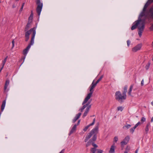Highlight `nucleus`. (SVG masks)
Segmentation results:
<instances>
[{"instance_id": "423d86ee", "label": "nucleus", "mask_w": 153, "mask_h": 153, "mask_svg": "<svg viewBox=\"0 0 153 153\" xmlns=\"http://www.w3.org/2000/svg\"><path fill=\"white\" fill-rule=\"evenodd\" d=\"M32 32H33V34L31 39L32 38L33 36L34 35V36L33 40V42H34V39L36 34V31L35 27L32 28L30 29L29 30L27 31V30L26 31V32L25 33V36L29 37V35Z\"/></svg>"}, {"instance_id": "6e6552de", "label": "nucleus", "mask_w": 153, "mask_h": 153, "mask_svg": "<svg viewBox=\"0 0 153 153\" xmlns=\"http://www.w3.org/2000/svg\"><path fill=\"white\" fill-rule=\"evenodd\" d=\"M144 28V23H142L141 24V26L139 25L138 27L139 29L138 35L140 37L142 36V33Z\"/></svg>"}, {"instance_id": "412c9836", "label": "nucleus", "mask_w": 153, "mask_h": 153, "mask_svg": "<svg viewBox=\"0 0 153 153\" xmlns=\"http://www.w3.org/2000/svg\"><path fill=\"white\" fill-rule=\"evenodd\" d=\"M9 82H10V81L8 79H6V82H5V85L4 86V90H6L7 89L8 86L9 85Z\"/></svg>"}, {"instance_id": "4c0bfd02", "label": "nucleus", "mask_w": 153, "mask_h": 153, "mask_svg": "<svg viewBox=\"0 0 153 153\" xmlns=\"http://www.w3.org/2000/svg\"><path fill=\"white\" fill-rule=\"evenodd\" d=\"M140 122H138L134 126L136 128L140 124Z\"/></svg>"}, {"instance_id": "6ab92c4d", "label": "nucleus", "mask_w": 153, "mask_h": 153, "mask_svg": "<svg viewBox=\"0 0 153 153\" xmlns=\"http://www.w3.org/2000/svg\"><path fill=\"white\" fill-rule=\"evenodd\" d=\"M151 14H153V4L152 6L149 9V12L147 14L149 16Z\"/></svg>"}, {"instance_id": "bf43d9fd", "label": "nucleus", "mask_w": 153, "mask_h": 153, "mask_svg": "<svg viewBox=\"0 0 153 153\" xmlns=\"http://www.w3.org/2000/svg\"><path fill=\"white\" fill-rule=\"evenodd\" d=\"M151 122H153V117H152V118L151 120Z\"/></svg>"}, {"instance_id": "e2e57ef3", "label": "nucleus", "mask_w": 153, "mask_h": 153, "mask_svg": "<svg viewBox=\"0 0 153 153\" xmlns=\"http://www.w3.org/2000/svg\"><path fill=\"white\" fill-rule=\"evenodd\" d=\"M124 153H128V152L127 151H125L124 152Z\"/></svg>"}, {"instance_id": "58836bf2", "label": "nucleus", "mask_w": 153, "mask_h": 153, "mask_svg": "<svg viewBox=\"0 0 153 153\" xmlns=\"http://www.w3.org/2000/svg\"><path fill=\"white\" fill-rule=\"evenodd\" d=\"M140 122H138L134 126L136 128L140 124Z\"/></svg>"}, {"instance_id": "ddd939ff", "label": "nucleus", "mask_w": 153, "mask_h": 153, "mask_svg": "<svg viewBox=\"0 0 153 153\" xmlns=\"http://www.w3.org/2000/svg\"><path fill=\"white\" fill-rule=\"evenodd\" d=\"M91 105H90L86 108L85 109V111L83 114L82 116V117L84 118L87 115L88 113V112L89 110V109L91 108Z\"/></svg>"}, {"instance_id": "3c124183", "label": "nucleus", "mask_w": 153, "mask_h": 153, "mask_svg": "<svg viewBox=\"0 0 153 153\" xmlns=\"http://www.w3.org/2000/svg\"><path fill=\"white\" fill-rule=\"evenodd\" d=\"M33 14L32 13V11H31V14H30V15L29 17H31V18H33Z\"/></svg>"}, {"instance_id": "a18cd8bd", "label": "nucleus", "mask_w": 153, "mask_h": 153, "mask_svg": "<svg viewBox=\"0 0 153 153\" xmlns=\"http://www.w3.org/2000/svg\"><path fill=\"white\" fill-rule=\"evenodd\" d=\"M153 20V18H152ZM149 29L150 30H153V24L152 25H151V26L149 28Z\"/></svg>"}, {"instance_id": "4be33fe9", "label": "nucleus", "mask_w": 153, "mask_h": 153, "mask_svg": "<svg viewBox=\"0 0 153 153\" xmlns=\"http://www.w3.org/2000/svg\"><path fill=\"white\" fill-rule=\"evenodd\" d=\"M6 103V100H4L2 102V105H1V111H2L4 110L5 105Z\"/></svg>"}, {"instance_id": "0e129e2a", "label": "nucleus", "mask_w": 153, "mask_h": 153, "mask_svg": "<svg viewBox=\"0 0 153 153\" xmlns=\"http://www.w3.org/2000/svg\"><path fill=\"white\" fill-rule=\"evenodd\" d=\"M152 45L153 46V41L152 42Z\"/></svg>"}, {"instance_id": "f8f14e48", "label": "nucleus", "mask_w": 153, "mask_h": 153, "mask_svg": "<svg viewBox=\"0 0 153 153\" xmlns=\"http://www.w3.org/2000/svg\"><path fill=\"white\" fill-rule=\"evenodd\" d=\"M95 118H94L93 120V121L92 123L90 124L89 125H88L87 126H86L83 129V130L84 131H86L90 126H92L94 124V123L95 122Z\"/></svg>"}, {"instance_id": "c03bdc74", "label": "nucleus", "mask_w": 153, "mask_h": 153, "mask_svg": "<svg viewBox=\"0 0 153 153\" xmlns=\"http://www.w3.org/2000/svg\"><path fill=\"white\" fill-rule=\"evenodd\" d=\"M14 42H14V40H13L12 41V48H13L14 47Z\"/></svg>"}, {"instance_id": "20e7f679", "label": "nucleus", "mask_w": 153, "mask_h": 153, "mask_svg": "<svg viewBox=\"0 0 153 153\" xmlns=\"http://www.w3.org/2000/svg\"><path fill=\"white\" fill-rule=\"evenodd\" d=\"M142 17H140V16H139L138 19L137 21L135 22L134 24H135L133 25L131 27V29L132 30H133L134 29L137 28V27L139 25L141 26V24L142 23H144V21H143L141 19Z\"/></svg>"}, {"instance_id": "9d476101", "label": "nucleus", "mask_w": 153, "mask_h": 153, "mask_svg": "<svg viewBox=\"0 0 153 153\" xmlns=\"http://www.w3.org/2000/svg\"><path fill=\"white\" fill-rule=\"evenodd\" d=\"M142 47V45L141 44H139L136 45L135 47L132 49V51L134 52H136L140 50Z\"/></svg>"}, {"instance_id": "a211bd4d", "label": "nucleus", "mask_w": 153, "mask_h": 153, "mask_svg": "<svg viewBox=\"0 0 153 153\" xmlns=\"http://www.w3.org/2000/svg\"><path fill=\"white\" fill-rule=\"evenodd\" d=\"M150 126V124L149 123H148L146 127L145 128V131L146 132V134H147L149 130V128Z\"/></svg>"}, {"instance_id": "c9c22d12", "label": "nucleus", "mask_w": 153, "mask_h": 153, "mask_svg": "<svg viewBox=\"0 0 153 153\" xmlns=\"http://www.w3.org/2000/svg\"><path fill=\"white\" fill-rule=\"evenodd\" d=\"M140 122H138L134 126L136 128L140 124Z\"/></svg>"}, {"instance_id": "9b49d317", "label": "nucleus", "mask_w": 153, "mask_h": 153, "mask_svg": "<svg viewBox=\"0 0 153 153\" xmlns=\"http://www.w3.org/2000/svg\"><path fill=\"white\" fill-rule=\"evenodd\" d=\"M129 136L126 137L121 142V144L122 145H126L129 140Z\"/></svg>"}, {"instance_id": "79ce46f5", "label": "nucleus", "mask_w": 153, "mask_h": 153, "mask_svg": "<svg viewBox=\"0 0 153 153\" xmlns=\"http://www.w3.org/2000/svg\"><path fill=\"white\" fill-rule=\"evenodd\" d=\"M92 146L95 147V148H97L98 147L97 146L96 144L94 143L93 142H92Z\"/></svg>"}, {"instance_id": "603ef678", "label": "nucleus", "mask_w": 153, "mask_h": 153, "mask_svg": "<svg viewBox=\"0 0 153 153\" xmlns=\"http://www.w3.org/2000/svg\"><path fill=\"white\" fill-rule=\"evenodd\" d=\"M85 109L83 107L80 109L79 110L81 111V112H82L83 110Z\"/></svg>"}, {"instance_id": "cd10ccee", "label": "nucleus", "mask_w": 153, "mask_h": 153, "mask_svg": "<svg viewBox=\"0 0 153 153\" xmlns=\"http://www.w3.org/2000/svg\"><path fill=\"white\" fill-rule=\"evenodd\" d=\"M103 75H102L100 77L99 79L95 83V84H97L103 78Z\"/></svg>"}, {"instance_id": "f704fd0d", "label": "nucleus", "mask_w": 153, "mask_h": 153, "mask_svg": "<svg viewBox=\"0 0 153 153\" xmlns=\"http://www.w3.org/2000/svg\"><path fill=\"white\" fill-rule=\"evenodd\" d=\"M117 108L118 111H122L123 110V108L121 106L118 107Z\"/></svg>"}, {"instance_id": "13d9d810", "label": "nucleus", "mask_w": 153, "mask_h": 153, "mask_svg": "<svg viewBox=\"0 0 153 153\" xmlns=\"http://www.w3.org/2000/svg\"><path fill=\"white\" fill-rule=\"evenodd\" d=\"M138 151V149H137L135 151V153H137Z\"/></svg>"}, {"instance_id": "49530a36", "label": "nucleus", "mask_w": 153, "mask_h": 153, "mask_svg": "<svg viewBox=\"0 0 153 153\" xmlns=\"http://www.w3.org/2000/svg\"><path fill=\"white\" fill-rule=\"evenodd\" d=\"M7 58V56H6V58H5V59H4L3 62L4 63L3 65H4L5 63L6 62Z\"/></svg>"}, {"instance_id": "f257e3e1", "label": "nucleus", "mask_w": 153, "mask_h": 153, "mask_svg": "<svg viewBox=\"0 0 153 153\" xmlns=\"http://www.w3.org/2000/svg\"><path fill=\"white\" fill-rule=\"evenodd\" d=\"M152 0H148L145 4L142 11L141 13L139 15L140 17L145 16V17L149 18V15L147 14L149 12V9L146 10V9L148 6L152 2H151Z\"/></svg>"}, {"instance_id": "b1692460", "label": "nucleus", "mask_w": 153, "mask_h": 153, "mask_svg": "<svg viewBox=\"0 0 153 153\" xmlns=\"http://www.w3.org/2000/svg\"><path fill=\"white\" fill-rule=\"evenodd\" d=\"M30 23L29 22H28L24 29L25 31V32L27 30V31L30 28Z\"/></svg>"}, {"instance_id": "f3484780", "label": "nucleus", "mask_w": 153, "mask_h": 153, "mask_svg": "<svg viewBox=\"0 0 153 153\" xmlns=\"http://www.w3.org/2000/svg\"><path fill=\"white\" fill-rule=\"evenodd\" d=\"M92 135V134L90 132L88 135L86 136L85 138V142H87L88 140L90 139Z\"/></svg>"}, {"instance_id": "c85d7f7f", "label": "nucleus", "mask_w": 153, "mask_h": 153, "mask_svg": "<svg viewBox=\"0 0 153 153\" xmlns=\"http://www.w3.org/2000/svg\"><path fill=\"white\" fill-rule=\"evenodd\" d=\"M150 65V62H149L147 63V64L146 65V66L145 67V68L146 69V70H147L149 69V67Z\"/></svg>"}, {"instance_id": "c756f323", "label": "nucleus", "mask_w": 153, "mask_h": 153, "mask_svg": "<svg viewBox=\"0 0 153 153\" xmlns=\"http://www.w3.org/2000/svg\"><path fill=\"white\" fill-rule=\"evenodd\" d=\"M97 149L95 148H91V152H92V153H95V152Z\"/></svg>"}, {"instance_id": "680f3d73", "label": "nucleus", "mask_w": 153, "mask_h": 153, "mask_svg": "<svg viewBox=\"0 0 153 153\" xmlns=\"http://www.w3.org/2000/svg\"><path fill=\"white\" fill-rule=\"evenodd\" d=\"M151 104L153 106V101H152V102H151Z\"/></svg>"}, {"instance_id": "7c9ffc66", "label": "nucleus", "mask_w": 153, "mask_h": 153, "mask_svg": "<svg viewBox=\"0 0 153 153\" xmlns=\"http://www.w3.org/2000/svg\"><path fill=\"white\" fill-rule=\"evenodd\" d=\"M135 128L134 127L130 129V131L132 134L134 132Z\"/></svg>"}, {"instance_id": "393cba45", "label": "nucleus", "mask_w": 153, "mask_h": 153, "mask_svg": "<svg viewBox=\"0 0 153 153\" xmlns=\"http://www.w3.org/2000/svg\"><path fill=\"white\" fill-rule=\"evenodd\" d=\"M134 85L132 84L130 86L129 89L128 90V94L129 95H131V92L132 91V88L133 87Z\"/></svg>"}, {"instance_id": "39448f33", "label": "nucleus", "mask_w": 153, "mask_h": 153, "mask_svg": "<svg viewBox=\"0 0 153 153\" xmlns=\"http://www.w3.org/2000/svg\"><path fill=\"white\" fill-rule=\"evenodd\" d=\"M36 4L37 5L36 11L38 16H39L42 9L43 4L41 2L40 0H36Z\"/></svg>"}, {"instance_id": "f03ea898", "label": "nucleus", "mask_w": 153, "mask_h": 153, "mask_svg": "<svg viewBox=\"0 0 153 153\" xmlns=\"http://www.w3.org/2000/svg\"><path fill=\"white\" fill-rule=\"evenodd\" d=\"M94 80L93 81L90 87V93L88 94L87 97L85 98L84 101L82 102L83 105L86 103L92 96V94L94 92L93 89L97 85L96 84L94 83Z\"/></svg>"}, {"instance_id": "2f4dec72", "label": "nucleus", "mask_w": 153, "mask_h": 153, "mask_svg": "<svg viewBox=\"0 0 153 153\" xmlns=\"http://www.w3.org/2000/svg\"><path fill=\"white\" fill-rule=\"evenodd\" d=\"M146 118L144 117H142L140 121L142 123H143L146 121Z\"/></svg>"}, {"instance_id": "4468645a", "label": "nucleus", "mask_w": 153, "mask_h": 153, "mask_svg": "<svg viewBox=\"0 0 153 153\" xmlns=\"http://www.w3.org/2000/svg\"><path fill=\"white\" fill-rule=\"evenodd\" d=\"M115 143H114L111 146L110 149L109 151V153H114L115 152Z\"/></svg>"}, {"instance_id": "aec40b11", "label": "nucleus", "mask_w": 153, "mask_h": 153, "mask_svg": "<svg viewBox=\"0 0 153 153\" xmlns=\"http://www.w3.org/2000/svg\"><path fill=\"white\" fill-rule=\"evenodd\" d=\"M127 88L128 86L127 85H126L124 88V90L123 91L122 94L124 95L125 96H126V93L127 91Z\"/></svg>"}, {"instance_id": "473e14b6", "label": "nucleus", "mask_w": 153, "mask_h": 153, "mask_svg": "<svg viewBox=\"0 0 153 153\" xmlns=\"http://www.w3.org/2000/svg\"><path fill=\"white\" fill-rule=\"evenodd\" d=\"M32 18H31V17H29L28 18V22H29L30 23L32 21Z\"/></svg>"}, {"instance_id": "5701e85b", "label": "nucleus", "mask_w": 153, "mask_h": 153, "mask_svg": "<svg viewBox=\"0 0 153 153\" xmlns=\"http://www.w3.org/2000/svg\"><path fill=\"white\" fill-rule=\"evenodd\" d=\"M131 126V125L130 124H126V125L123 126V128L124 130H127L130 128Z\"/></svg>"}, {"instance_id": "0eeeda50", "label": "nucleus", "mask_w": 153, "mask_h": 153, "mask_svg": "<svg viewBox=\"0 0 153 153\" xmlns=\"http://www.w3.org/2000/svg\"><path fill=\"white\" fill-rule=\"evenodd\" d=\"M34 35L33 36L32 38L31 39V40L30 41V43L29 44L28 46L23 51V54L24 55H26L28 51L30 48L31 46L34 43L33 42V37Z\"/></svg>"}, {"instance_id": "e433bc0d", "label": "nucleus", "mask_w": 153, "mask_h": 153, "mask_svg": "<svg viewBox=\"0 0 153 153\" xmlns=\"http://www.w3.org/2000/svg\"><path fill=\"white\" fill-rule=\"evenodd\" d=\"M140 122H138L134 126L136 128L140 124Z\"/></svg>"}, {"instance_id": "a19ab883", "label": "nucleus", "mask_w": 153, "mask_h": 153, "mask_svg": "<svg viewBox=\"0 0 153 153\" xmlns=\"http://www.w3.org/2000/svg\"><path fill=\"white\" fill-rule=\"evenodd\" d=\"M25 3H22V7L19 10V11L21 12L22 11V10L23 9V7L25 5Z\"/></svg>"}, {"instance_id": "8fccbe9b", "label": "nucleus", "mask_w": 153, "mask_h": 153, "mask_svg": "<svg viewBox=\"0 0 153 153\" xmlns=\"http://www.w3.org/2000/svg\"><path fill=\"white\" fill-rule=\"evenodd\" d=\"M143 79L141 81V86H143Z\"/></svg>"}, {"instance_id": "1a4fd4ad", "label": "nucleus", "mask_w": 153, "mask_h": 153, "mask_svg": "<svg viewBox=\"0 0 153 153\" xmlns=\"http://www.w3.org/2000/svg\"><path fill=\"white\" fill-rule=\"evenodd\" d=\"M99 125V123H98L97 125L90 132L92 135L96 134L97 135V134L98 133Z\"/></svg>"}, {"instance_id": "37998d69", "label": "nucleus", "mask_w": 153, "mask_h": 153, "mask_svg": "<svg viewBox=\"0 0 153 153\" xmlns=\"http://www.w3.org/2000/svg\"><path fill=\"white\" fill-rule=\"evenodd\" d=\"M127 45H128V47L130 44L131 42H130V41L129 40H128L127 41Z\"/></svg>"}, {"instance_id": "4d7b16f0", "label": "nucleus", "mask_w": 153, "mask_h": 153, "mask_svg": "<svg viewBox=\"0 0 153 153\" xmlns=\"http://www.w3.org/2000/svg\"><path fill=\"white\" fill-rule=\"evenodd\" d=\"M16 7V6L14 4H13L12 5V7L13 8H14Z\"/></svg>"}, {"instance_id": "bb28decb", "label": "nucleus", "mask_w": 153, "mask_h": 153, "mask_svg": "<svg viewBox=\"0 0 153 153\" xmlns=\"http://www.w3.org/2000/svg\"><path fill=\"white\" fill-rule=\"evenodd\" d=\"M97 136L96 134H94V136L93 137H92V138L91 139V140H92L93 142V141H95L97 139Z\"/></svg>"}, {"instance_id": "09e8293b", "label": "nucleus", "mask_w": 153, "mask_h": 153, "mask_svg": "<svg viewBox=\"0 0 153 153\" xmlns=\"http://www.w3.org/2000/svg\"><path fill=\"white\" fill-rule=\"evenodd\" d=\"M91 102V101H89L88 103L86 104L88 106L89 105H90V104Z\"/></svg>"}, {"instance_id": "052dcab7", "label": "nucleus", "mask_w": 153, "mask_h": 153, "mask_svg": "<svg viewBox=\"0 0 153 153\" xmlns=\"http://www.w3.org/2000/svg\"><path fill=\"white\" fill-rule=\"evenodd\" d=\"M4 65H3V66L1 68L0 70H1L3 68V66H4Z\"/></svg>"}, {"instance_id": "a878e982", "label": "nucleus", "mask_w": 153, "mask_h": 153, "mask_svg": "<svg viewBox=\"0 0 153 153\" xmlns=\"http://www.w3.org/2000/svg\"><path fill=\"white\" fill-rule=\"evenodd\" d=\"M93 141L92 140H90L87 143V144L86 145V146L87 147L89 146H90L91 144H92Z\"/></svg>"}, {"instance_id": "338daca9", "label": "nucleus", "mask_w": 153, "mask_h": 153, "mask_svg": "<svg viewBox=\"0 0 153 153\" xmlns=\"http://www.w3.org/2000/svg\"><path fill=\"white\" fill-rule=\"evenodd\" d=\"M151 2H153V0H152L151 1Z\"/></svg>"}, {"instance_id": "2eb2a0df", "label": "nucleus", "mask_w": 153, "mask_h": 153, "mask_svg": "<svg viewBox=\"0 0 153 153\" xmlns=\"http://www.w3.org/2000/svg\"><path fill=\"white\" fill-rule=\"evenodd\" d=\"M81 114V113H79L76 114L74 119L73 120V123H74L79 118Z\"/></svg>"}, {"instance_id": "72a5a7b5", "label": "nucleus", "mask_w": 153, "mask_h": 153, "mask_svg": "<svg viewBox=\"0 0 153 153\" xmlns=\"http://www.w3.org/2000/svg\"><path fill=\"white\" fill-rule=\"evenodd\" d=\"M118 140V138L117 136H115L114 138V142L116 143Z\"/></svg>"}, {"instance_id": "69168bd1", "label": "nucleus", "mask_w": 153, "mask_h": 153, "mask_svg": "<svg viewBox=\"0 0 153 153\" xmlns=\"http://www.w3.org/2000/svg\"><path fill=\"white\" fill-rule=\"evenodd\" d=\"M152 61H153V55L152 56Z\"/></svg>"}, {"instance_id": "7ed1b4c3", "label": "nucleus", "mask_w": 153, "mask_h": 153, "mask_svg": "<svg viewBox=\"0 0 153 153\" xmlns=\"http://www.w3.org/2000/svg\"><path fill=\"white\" fill-rule=\"evenodd\" d=\"M115 99L120 102L122 103L123 100L126 99V96L122 94L120 91H117L115 94Z\"/></svg>"}, {"instance_id": "6e6d98bb", "label": "nucleus", "mask_w": 153, "mask_h": 153, "mask_svg": "<svg viewBox=\"0 0 153 153\" xmlns=\"http://www.w3.org/2000/svg\"><path fill=\"white\" fill-rule=\"evenodd\" d=\"M80 122V120H79L78 121V122H77V124L76 125L77 126L79 124Z\"/></svg>"}, {"instance_id": "5fc2aeb1", "label": "nucleus", "mask_w": 153, "mask_h": 153, "mask_svg": "<svg viewBox=\"0 0 153 153\" xmlns=\"http://www.w3.org/2000/svg\"><path fill=\"white\" fill-rule=\"evenodd\" d=\"M64 150H62L59 153H64Z\"/></svg>"}, {"instance_id": "de8ad7c7", "label": "nucleus", "mask_w": 153, "mask_h": 153, "mask_svg": "<svg viewBox=\"0 0 153 153\" xmlns=\"http://www.w3.org/2000/svg\"><path fill=\"white\" fill-rule=\"evenodd\" d=\"M25 41L26 42H27L28 41L29 39V37L25 36Z\"/></svg>"}, {"instance_id": "864d4df0", "label": "nucleus", "mask_w": 153, "mask_h": 153, "mask_svg": "<svg viewBox=\"0 0 153 153\" xmlns=\"http://www.w3.org/2000/svg\"><path fill=\"white\" fill-rule=\"evenodd\" d=\"M84 104H83H83H82V105H83V106L82 107H83L84 108H85L86 107H87V106H88L86 104H85V105H84Z\"/></svg>"}, {"instance_id": "dca6fc26", "label": "nucleus", "mask_w": 153, "mask_h": 153, "mask_svg": "<svg viewBox=\"0 0 153 153\" xmlns=\"http://www.w3.org/2000/svg\"><path fill=\"white\" fill-rule=\"evenodd\" d=\"M76 124H75L74 126L69 134V135H70L71 134H72L75 131L76 128Z\"/></svg>"}, {"instance_id": "ea45409f", "label": "nucleus", "mask_w": 153, "mask_h": 153, "mask_svg": "<svg viewBox=\"0 0 153 153\" xmlns=\"http://www.w3.org/2000/svg\"><path fill=\"white\" fill-rule=\"evenodd\" d=\"M97 152L98 153H102L103 151L101 149H97Z\"/></svg>"}]
</instances>
